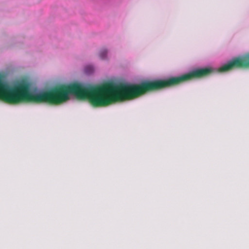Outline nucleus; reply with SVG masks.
Here are the masks:
<instances>
[{"instance_id": "1", "label": "nucleus", "mask_w": 249, "mask_h": 249, "mask_svg": "<svg viewBox=\"0 0 249 249\" xmlns=\"http://www.w3.org/2000/svg\"><path fill=\"white\" fill-rule=\"evenodd\" d=\"M249 68V53L233 59L231 61L220 67L218 71L226 72L236 68Z\"/></svg>"}, {"instance_id": "2", "label": "nucleus", "mask_w": 249, "mask_h": 249, "mask_svg": "<svg viewBox=\"0 0 249 249\" xmlns=\"http://www.w3.org/2000/svg\"><path fill=\"white\" fill-rule=\"evenodd\" d=\"M107 50L106 49L102 50L99 53V56L102 59H105L106 58Z\"/></svg>"}]
</instances>
